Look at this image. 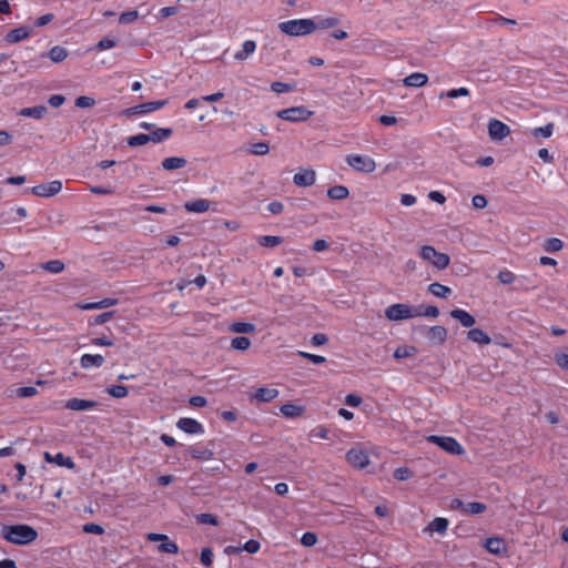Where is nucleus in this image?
<instances>
[{
    "label": "nucleus",
    "mask_w": 568,
    "mask_h": 568,
    "mask_svg": "<svg viewBox=\"0 0 568 568\" xmlns=\"http://www.w3.org/2000/svg\"><path fill=\"white\" fill-rule=\"evenodd\" d=\"M427 440L452 455H462L464 453L463 446L454 437L430 435L427 437Z\"/></svg>",
    "instance_id": "nucleus-5"
},
{
    "label": "nucleus",
    "mask_w": 568,
    "mask_h": 568,
    "mask_svg": "<svg viewBox=\"0 0 568 568\" xmlns=\"http://www.w3.org/2000/svg\"><path fill=\"white\" fill-rule=\"evenodd\" d=\"M393 476L397 480H408L414 476V473L408 467H398L394 470Z\"/></svg>",
    "instance_id": "nucleus-51"
},
{
    "label": "nucleus",
    "mask_w": 568,
    "mask_h": 568,
    "mask_svg": "<svg viewBox=\"0 0 568 568\" xmlns=\"http://www.w3.org/2000/svg\"><path fill=\"white\" fill-rule=\"evenodd\" d=\"M106 393L113 398H124L129 394V389L124 385H112L106 388Z\"/></svg>",
    "instance_id": "nucleus-43"
},
{
    "label": "nucleus",
    "mask_w": 568,
    "mask_h": 568,
    "mask_svg": "<svg viewBox=\"0 0 568 568\" xmlns=\"http://www.w3.org/2000/svg\"><path fill=\"white\" fill-rule=\"evenodd\" d=\"M16 394L18 397L29 398V397H33L34 395H37L38 389L34 386H23V387H19L17 389Z\"/></svg>",
    "instance_id": "nucleus-57"
},
{
    "label": "nucleus",
    "mask_w": 568,
    "mask_h": 568,
    "mask_svg": "<svg viewBox=\"0 0 568 568\" xmlns=\"http://www.w3.org/2000/svg\"><path fill=\"white\" fill-rule=\"evenodd\" d=\"M346 459L352 466L358 469L365 468L369 463L366 452L356 448H352L347 452Z\"/></svg>",
    "instance_id": "nucleus-11"
},
{
    "label": "nucleus",
    "mask_w": 568,
    "mask_h": 568,
    "mask_svg": "<svg viewBox=\"0 0 568 568\" xmlns=\"http://www.w3.org/2000/svg\"><path fill=\"white\" fill-rule=\"evenodd\" d=\"M419 256L424 261L430 262L436 268L444 270L446 268L450 263L449 255L438 252L434 246L432 245H424L420 247Z\"/></svg>",
    "instance_id": "nucleus-3"
},
{
    "label": "nucleus",
    "mask_w": 568,
    "mask_h": 568,
    "mask_svg": "<svg viewBox=\"0 0 568 568\" xmlns=\"http://www.w3.org/2000/svg\"><path fill=\"white\" fill-rule=\"evenodd\" d=\"M0 535L8 542L18 546L31 545L39 536L38 530L27 524L3 525Z\"/></svg>",
    "instance_id": "nucleus-1"
},
{
    "label": "nucleus",
    "mask_w": 568,
    "mask_h": 568,
    "mask_svg": "<svg viewBox=\"0 0 568 568\" xmlns=\"http://www.w3.org/2000/svg\"><path fill=\"white\" fill-rule=\"evenodd\" d=\"M139 13L136 10L126 11L120 14L119 23L120 24H130L138 20Z\"/></svg>",
    "instance_id": "nucleus-53"
},
{
    "label": "nucleus",
    "mask_w": 568,
    "mask_h": 568,
    "mask_svg": "<svg viewBox=\"0 0 568 568\" xmlns=\"http://www.w3.org/2000/svg\"><path fill=\"white\" fill-rule=\"evenodd\" d=\"M385 316L389 321H403L412 318L410 305L403 303L393 304L385 310Z\"/></svg>",
    "instance_id": "nucleus-8"
},
{
    "label": "nucleus",
    "mask_w": 568,
    "mask_h": 568,
    "mask_svg": "<svg viewBox=\"0 0 568 568\" xmlns=\"http://www.w3.org/2000/svg\"><path fill=\"white\" fill-rule=\"evenodd\" d=\"M115 311L104 312L89 321L90 324L101 325L113 318Z\"/></svg>",
    "instance_id": "nucleus-54"
},
{
    "label": "nucleus",
    "mask_w": 568,
    "mask_h": 568,
    "mask_svg": "<svg viewBox=\"0 0 568 568\" xmlns=\"http://www.w3.org/2000/svg\"><path fill=\"white\" fill-rule=\"evenodd\" d=\"M158 550L160 552H165V554H178L179 552V546L176 545V542L170 540L168 538V540H163L159 546H158Z\"/></svg>",
    "instance_id": "nucleus-47"
},
{
    "label": "nucleus",
    "mask_w": 568,
    "mask_h": 568,
    "mask_svg": "<svg viewBox=\"0 0 568 568\" xmlns=\"http://www.w3.org/2000/svg\"><path fill=\"white\" fill-rule=\"evenodd\" d=\"M313 114H314V112L308 110L304 105L292 106V108L278 110L275 112V115L278 119L288 121L292 123L307 121Z\"/></svg>",
    "instance_id": "nucleus-4"
},
{
    "label": "nucleus",
    "mask_w": 568,
    "mask_h": 568,
    "mask_svg": "<svg viewBox=\"0 0 568 568\" xmlns=\"http://www.w3.org/2000/svg\"><path fill=\"white\" fill-rule=\"evenodd\" d=\"M467 338L474 343L480 344V345H488L491 343V337L484 332L481 328H470L467 332Z\"/></svg>",
    "instance_id": "nucleus-19"
},
{
    "label": "nucleus",
    "mask_w": 568,
    "mask_h": 568,
    "mask_svg": "<svg viewBox=\"0 0 568 568\" xmlns=\"http://www.w3.org/2000/svg\"><path fill=\"white\" fill-rule=\"evenodd\" d=\"M169 103V100L150 101L136 105L139 114H146L159 109L164 108Z\"/></svg>",
    "instance_id": "nucleus-28"
},
{
    "label": "nucleus",
    "mask_w": 568,
    "mask_h": 568,
    "mask_svg": "<svg viewBox=\"0 0 568 568\" xmlns=\"http://www.w3.org/2000/svg\"><path fill=\"white\" fill-rule=\"evenodd\" d=\"M231 346L236 351H246L251 346V341L248 337L237 336L232 339Z\"/></svg>",
    "instance_id": "nucleus-45"
},
{
    "label": "nucleus",
    "mask_w": 568,
    "mask_h": 568,
    "mask_svg": "<svg viewBox=\"0 0 568 568\" xmlns=\"http://www.w3.org/2000/svg\"><path fill=\"white\" fill-rule=\"evenodd\" d=\"M119 303V300L118 298H111V297H105L101 301H98V302H90V303H85V304H82L80 305V307L82 310H104V308H108V307H111V306H114Z\"/></svg>",
    "instance_id": "nucleus-25"
},
{
    "label": "nucleus",
    "mask_w": 568,
    "mask_h": 568,
    "mask_svg": "<svg viewBox=\"0 0 568 568\" xmlns=\"http://www.w3.org/2000/svg\"><path fill=\"white\" fill-rule=\"evenodd\" d=\"M318 538L315 532L306 531L301 537V544L305 547H312L317 542Z\"/></svg>",
    "instance_id": "nucleus-58"
},
{
    "label": "nucleus",
    "mask_w": 568,
    "mask_h": 568,
    "mask_svg": "<svg viewBox=\"0 0 568 568\" xmlns=\"http://www.w3.org/2000/svg\"><path fill=\"white\" fill-rule=\"evenodd\" d=\"M346 162L354 170L363 173H372L376 168L375 161L368 155L348 154Z\"/></svg>",
    "instance_id": "nucleus-6"
},
{
    "label": "nucleus",
    "mask_w": 568,
    "mask_h": 568,
    "mask_svg": "<svg viewBox=\"0 0 568 568\" xmlns=\"http://www.w3.org/2000/svg\"><path fill=\"white\" fill-rule=\"evenodd\" d=\"M316 181V173L312 169L303 170L294 174L293 182L297 186H311Z\"/></svg>",
    "instance_id": "nucleus-14"
},
{
    "label": "nucleus",
    "mask_w": 568,
    "mask_h": 568,
    "mask_svg": "<svg viewBox=\"0 0 568 568\" xmlns=\"http://www.w3.org/2000/svg\"><path fill=\"white\" fill-rule=\"evenodd\" d=\"M149 142H151V139L146 133H139L126 139V144L131 148L145 145Z\"/></svg>",
    "instance_id": "nucleus-37"
},
{
    "label": "nucleus",
    "mask_w": 568,
    "mask_h": 568,
    "mask_svg": "<svg viewBox=\"0 0 568 568\" xmlns=\"http://www.w3.org/2000/svg\"><path fill=\"white\" fill-rule=\"evenodd\" d=\"M428 81V77L425 73L422 72H414L409 75H407L403 83L405 87H413V88H420L425 85Z\"/></svg>",
    "instance_id": "nucleus-23"
},
{
    "label": "nucleus",
    "mask_w": 568,
    "mask_h": 568,
    "mask_svg": "<svg viewBox=\"0 0 568 568\" xmlns=\"http://www.w3.org/2000/svg\"><path fill=\"white\" fill-rule=\"evenodd\" d=\"M497 277L503 284H511L515 281L514 273L508 270L500 271Z\"/></svg>",
    "instance_id": "nucleus-62"
},
{
    "label": "nucleus",
    "mask_w": 568,
    "mask_h": 568,
    "mask_svg": "<svg viewBox=\"0 0 568 568\" xmlns=\"http://www.w3.org/2000/svg\"><path fill=\"white\" fill-rule=\"evenodd\" d=\"M29 36L30 29L23 26L8 32L4 39L8 43H17L27 39Z\"/></svg>",
    "instance_id": "nucleus-21"
},
{
    "label": "nucleus",
    "mask_w": 568,
    "mask_h": 568,
    "mask_svg": "<svg viewBox=\"0 0 568 568\" xmlns=\"http://www.w3.org/2000/svg\"><path fill=\"white\" fill-rule=\"evenodd\" d=\"M118 40L115 38H111L109 36L102 38L95 45L98 51H103L108 49H112L116 45Z\"/></svg>",
    "instance_id": "nucleus-50"
},
{
    "label": "nucleus",
    "mask_w": 568,
    "mask_h": 568,
    "mask_svg": "<svg viewBox=\"0 0 568 568\" xmlns=\"http://www.w3.org/2000/svg\"><path fill=\"white\" fill-rule=\"evenodd\" d=\"M510 133V128L497 119L488 122V134L493 141H501Z\"/></svg>",
    "instance_id": "nucleus-9"
},
{
    "label": "nucleus",
    "mask_w": 568,
    "mask_h": 568,
    "mask_svg": "<svg viewBox=\"0 0 568 568\" xmlns=\"http://www.w3.org/2000/svg\"><path fill=\"white\" fill-rule=\"evenodd\" d=\"M256 49V43L253 40H246L244 41L242 45V50L236 52L234 58L239 61H243L247 59L250 54H252Z\"/></svg>",
    "instance_id": "nucleus-34"
},
{
    "label": "nucleus",
    "mask_w": 568,
    "mask_h": 568,
    "mask_svg": "<svg viewBox=\"0 0 568 568\" xmlns=\"http://www.w3.org/2000/svg\"><path fill=\"white\" fill-rule=\"evenodd\" d=\"M213 551L210 547H205L201 550L200 560L205 567H210L213 562Z\"/></svg>",
    "instance_id": "nucleus-56"
},
{
    "label": "nucleus",
    "mask_w": 568,
    "mask_h": 568,
    "mask_svg": "<svg viewBox=\"0 0 568 568\" xmlns=\"http://www.w3.org/2000/svg\"><path fill=\"white\" fill-rule=\"evenodd\" d=\"M276 388L258 387L254 393L250 394V399L258 403H270L278 396Z\"/></svg>",
    "instance_id": "nucleus-12"
},
{
    "label": "nucleus",
    "mask_w": 568,
    "mask_h": 568,
    "mask_svg": "<svg viewBox=\"0 0 568 568\" xmlns=\"http://www.w3.org/2000/svg\"><path fill=\"white\" fill-rule=\"evenodd\" d=\"M314 22V31L315 30H327L335 28L339 24V19L337 17H314L312 18Z\"/></svg>",
    "instance_id": "nucleus-18"
},
{
    "label": "nucleus",
    "mask_w": 568,
    "mask_h": 568,
    "mask_svg": "<svg viewBox=\"0 0 568 568\" xmlns=\"http://www.w3.org/2000/svg\"><path fill=\"white\" fill-rule=\"evenodd\" d=\"M256 242L264 247H275L282 244L284 239L277 235H261L256 239Z\"/></svg>",
    "instance_id": "nucleus-32"
},
{
    "label": "nucleus",
    "mask_w": 568,
    "mask_h": 568,
    "mask_svg": "<svg viewBox=\"0 0 568 568\" xmlns=\"http://www.w3.org/2000/svg\"><path fill=\"white\" fill-rule=\"evenodd\" d=\"M449 315L457 320L464 327H473L476 323L475 317L465 310L455 308L449 312Z\"/></svg>",
    "instance_id": "nucleus-17"
},
{
    "label": "nucleus",
    "mask_w": 568,
    "mask_h": 568,
    "mask_svg": "<svg viewBox=\"0 0 568 568\" xmlns=\"http://www.w3.org/2000/svg\"><path fill=\"white\" fill-rule=\"evenodd\" d=\"M61 190L62 182L59 180H54L49 183H43L36 185L31 189H27L26 192H31L32 194L41 197H50L58 194Z\"/></svg>",
    "instance_id": "nucleus-7"
},
{
    "label": "nucleus",
    "mask_w": 568,
    "mask_h": 568,
    "mask_svg": "<svg viewBox=\"0 0 568 568\" xmlns=\"http://www.w3.org/2000/svg\"><path fill=\"white\" fill-rule=\"evenodd\" d=\"M486 509H487L486 504L479 503V501H471V503L466 504L464 514L479 515V514H483L484 511H486Z\"/></svg>",
    "instance_id": "nucleus-42"
},
{
    "label": "nucleus",
    "mask_w": 568,
    "mask_h": 568,
    "mask_svg": "<svg viewBox=\"0 0 568 568\" xmlns=\"http://www.w3.org/2000/svg\"><path fill=\"white\" fill-rule=\"evenodd\" d=\"M49 58L52 62H62L68 57V50L61 45H54L48 53H42L40 59Z\"/></svg>",
    "instance_id": "nucleus-22"
},
{
    "label": "nucleus",
    "mask_w": 568,
    "mask_h": 568,
    "mask_svg": "<svg viewBox=\"0 0 568 568\" xmlns=\"http://www.w3.org/2000/svg\"><path fill=\"white\" fill-rule=\"evenodd\" d=\"M448 331L442 325L430 326L427 331V339L433 345H443L447 339Z\"/></svg>",
    "instance_id": "nucleus-13"
},
{
    "label": "nucleus",
    "mask_w": 568,
    "mask_h": 568,
    "mask_svg": "<svg viewBox=\"0 0 568 568\" xmlns=\"http://www.w3.org/2000/svg\"><path fill=\"white\" fill-rule=\"evenodd\" d=\"M417 348L415 346H398L394 352V357L396 359H403L410 356H414L417 353Z\"/></svg>",
    "instance_id": "nucleus-39"
},
{
    "label": "nucleus",
    "mask_w": 568,
    "mask_h": 568,
    "mask_svg": "<svg viewBox=\"0 0 568 568\" xmlns=\"http://www.w3.org/2000/svg\"><path fill=\"white\" fill-rule=\"evenodd\" d=\"M83 531L87 534L102 535L104 532V528L94 523H88L83 526Z\"/></svg>",
    "instance_id": "nucleus-60"
},
{
    "label": "nucleus",
    "mask_w": 568,
    "mask_h": 568,
    "mask_svg": "<svg viewBox=\"0 0 568 568\" xmlns=\"http://www.w3.org/2000/svg\"><path fill=\"white\" fill-rule=\"evenodd\" d=\"M53 464L58 466L65 467L68 469H73L75 467V463L69 456H64L62 453H58L52 458Z\"/></svg>",
    "instance_id": "nucleus-40"
},
{
    "label": "nucleus",
    "mask_w": 568,
    "mask_h": 568,
    "mask_svg": "<svg viewBox=\"0 0 568 568\" xmlns=\"http://www.w3.org/2000/svg\"><path fill=\"white\" fill-rule=\"evenodd\" d=\"M231 332L239 334H248L255 331V325L246 322H235L230 327Z\"/></svg>",
    "instance_id": "nucleus-38"
},
{
    "label": "nucleus",
    "mask_w": 568,
    "mask_h": 568,
    "mask_svg": "<svg viewBox=\"0 0 568 568\" xmlns=\"http://www.w3.org/2000/svg\"><path fill=\"white\" fill-rule=\"evenodd\" d=\"M485 548L494 555H503L507 551V545L503 538L490 537L486 539Z\"/></svg>",
    "instance_id": "nucleus-16"
},
{
    "label": "nucleus",
    "mask_w": 568,
    "mask_h": 568,
    "mask_svg": "<svg viewBox=\"0 0 568 568\" xmlns=\"http://www.w3.org/2000/svg\"><path fill=\"white\" fill-rule=\"evenodd\" d=\"M176 427L190 435L202 434L204 432L203 425L196 419L190 417L180 418L176 422Z\"/></svg>",
    "instance_id": "nucleus-10"
},
{
    "label": "nucleus",
    "mask_w": 568,
    "mask_h": 568,
    "mask_svg": "<svg viewBox=\"0 0 568 568\" xmlns=\"http://www.w3.org/2000/svg\"><path fill=\"white\" fill-rule=\"evenodd\" d=\"M94 104L95 100L92 97L87 95L78 97L74 102V105L81 109L92 108Z\"/></svg>",
    "instance_id": "nucleus-55"
},
{
    "label": "nucleus",
    "mask_w": 568,
    "mask_h": 568,
    "mask_svg": "<svg viewBox=\"0 0 568 568\" xmlns=\"http://www.w3.org/2000/svg\"><path fill=\"white\" fill-rule=\"evenodd\" d=\"M305 410L304 406L293 403H286L280 407V412L287 418H295L301 416Z\"/></svg>",
    "instance_id": "nucleus-27"
},
{
    "label": "nucleus",
    "mask_w": 568,
    "mask_h": 568,
    "mask_svg": "<svg viewBox=\"0 0 568 568\" xmlns=\"http://www.w3.org/2000/svg\"><path fill=\"white\" fill-rule=\"evenodd\" d=\"M448 519L444 517H436L434 520H432L428 525V529L430 531H436L440 535H444L448 528Z\"/></svg>",
    "instance_id": "nucleus-36"
},
{
    "label": "nucleus",
    "mask_w": 568,
    "mask_h": 568,
    "mask_svg": "<svg viewBox=\"0 0 568 568\" xmlns=\"http://www.w3.org/2000/svg\"><path fill=\"white\" fill-rule=\"evenodd\" d=\"M187 161L185 158L180 156H171L166 158L162 161V168L166 171H173L176 169H182L186 165Z\"/></svg>",
    "instance_id": "nucleus-29"
},
{
    "label": "nucleus",
    "mask_w": 568,
    "mask_h": 568,
    "mask_svg": "<svg viewBox=\"0 0 568 568\" xmlns=\"http://www.w3.org/2000/svg\"><path fill=\"white\" fill-rule=\"evenodd\" d=\"M48 113V108L45 105H36L30 108H23L19 114L24 118H32L37 120H41Z\"/></svg>",
    "instance_id": "nucleus-24"
},
{
    "label": "nucleus",
    "mask_w": 568,
    "mask_h": 568,
    "mask_svg": "<svg viewBox=\"0 0 568 568\" xmlns=\"http://www.w3.org/2000/svg\"><path fill=\"white\" fill-rule=\"evenodd\" d=\"M473 206L476 209H485L488 204L487 199L483 194H476L471 199Z\"/></svg>",
    "instance_id": "nucleus-63"
},
{
    "label": "nucleus",
    "mask_w": 568,
    "mask_h": 568,
    "mask_svg": "<svg viewBox=\"0 0 568 568\" xmlns=\"http://www.w3.org/2000/svg\"><path fill=\"white\" fill-rule=\"evenodd\" d=\"M196 523L200 525H212L217 526L219 525V518L217 516L210 514V513H203L196 516Z\"/></svg>",
    "instance_id": "nucleus-46"
},
{
    "label": "nucleus",
    "mask_w": 568,
    "mask_h": 568,
    "mask_svg": "<svg viewBox=\"0 0 568 568\" xmlns=\"http://www.w3.org/2000/svg\"><path fill=\"white\" fill-rule=\"evenodd\" d=\"M189 454L193 459H211L214 455L213 450L210 448H199L196 446H191L189 448Z\"/></svg>",
    "instance_id": "nucleus-33"
},
{
    "label": "nucleus",
    "mask_w": 568,
    "mask_h": 568,
    "mask_svg": "<svg viewBox=\"0 0 568 568\" xmlns=\"http://www.w3.org/2000/svg\"><path fill=\"white\" fill-rule=\"evenodd\" d=\"M344 403L349 407H358L362 404V397L355 393L347 394Z\"/></svg>",
    "instance_id": "nucleus-61"
},
{
    "label": "nucleus",
    "mask_w": 568,
    "mask_h": 568,
    "mask_svg": "<svg viewBox=\"0 0 568 568\" xmlns=\"http://www.w3.org/2000/svg\"><path fill=\"white\" fill-rule=\"evenodd\" d=\"M105 359L100 354H84L81 356L80 364L82 368L88 369L91 367H101L104 364Z\"/></svg>",
    "instance_id": "nucleus-20"
},
{
    "label": "nucleus",
    "mask_w": 568,
    "mask_h": 568,
    "mask_svg": "<svg viewBox=\"0 0 568 568\" xmlns=\"http://www.w3.org/2000/svg\"><path fill=\"white\" fill-rule=\"evenodd\" d=\"M562 246H564V243L561 240H559L557 237H551L545 242L544 248L546 252L554 253V252L560 251L562 248Z\"/></svg>",
    "instance_id": "nucleus-48"
},
{
    "label": "nucleus",
    "mask_w": 568,
    "mask_h": 568,
    "mask_svg": "<svg viewBox=\"0 0 568 568\" xmlns=\"http://www.w3.org/2000/svg\"><path fill=\"white\" fill-rule=\"evenodd\" d=\"M554 128H555L554 123H551V122L547 123L544 126L532 129L531 135L534 138H539V136L545 138V139L550 138L554 133Z\"/></svg>",
    "instance_id": "nucleus-41"
},
{
    "label": "nucleus",
    "mask_w": 568,
    "mask_h": 568,
    "mask_svg": "<svg viewBox=\"0 0 568 568\" xmlns=\"http://www.w3.org/2000/svg\"><path fill=\"white\" fill-rule=\"evenodd\" d=\"M42 268L50 273L58 274L64 270V263L60 260H51L45 262Z\"/></svg>",
    "instance_id": "nucleus-44"
},
{
    "label": "nucleus",
    "mask_w": 568,
    "mask_h": 568,
    "mask_svg": "<svg viewBox=\"0 0 568 568\" xmlns=\"http://www.w3.org/2000/svg\"><path fill=\"white\" fill-rule=\"evenodd\" d=\"M556 363L561 368L568 369V353H558V354H556Z\"/></svg>",
    "instance_id": "nucleus-64"
},
{
    "label": "nucleus",
    "mask_w": 568,
    "mask_h": 568,
    "mask_svg": "<svg viewBox=\"0 0 568 568\" xmlns=\"http://www.w3.org/2000/svg\"><path fill=\"white\" fill-rule=\"evenodd\" d=\"M428 292L440 298H447L452 294L450 287L443 285L438 282L432 283L428 286Z\"/></svg>",
    "instance_id": "nucleus-31"
},
{
    "label": "nucleus",
    "mask_w": 568,
    "mask_h": 568,
    "mask_svg": "<svg viewBox=\"0 0 568 568\" xmlns=\"http://www.w3.org/2000/svg\"><path fill=\"white\" fill-rule=\"evenodd\" d=\"M260 548H261V544H260V541H257L255 539H250L242 545V551H246L251 555L256 554L260 550Z\"/></svg>",
    "instance_id": "nucleus-59"
},
{
    "label": "nucleus",
    "mask_w": 568,
    "mask_h": 568,
    "mask_svg": "<svg viewBox=\"0 0 568 568\" xmlns=\"http://www.w3.org/2000/svg\"><path fill=\"white\" fill-rule=\"evenodd\" d=\"M277 28L290 37H305L314 32V22L311 18L293 19L280 22Z\"/></svg>",
    "instance_id": "nucleus-2"
},
{
    "label": "nucleus",
    "mask_w": 568,
    "mask_h": 568,
    "mask_svg": "<svg viewBox=\"0 0 568 568\" xmlns=\"http://www.w3.org/2000/svg\"><path fill=\"white\" fill-rule=\"evenodd\" d=\"M349 191L344 185H335L327 190V196L331 200H344L348 197Z\"/></svg>",
    "instance_id": "nucleus-35"
},
{
    "label": "nucleus",
    "mask_w": 568,
    "mask_h": 568,
    "mask_svg": "<svg viewBox=\"0 0 568 568\" xmlns=\"http://www.w3.org/2000/svg\"><path fill=\"white\" fill-rule=\"evenodd\" d=\"M98 406V402L82 398H70L65 402L64 407L70 410H88Z\"/></svg>",
    "instance_id": "nucleus-15"
},
{
    "label": "nucleus",
    "mask_w": 568,
    "mask_h": 568,
    "mask_svg": "<svg viewBox=\"0 0 568 568\" xmlns=\"http://www.w3.org/2000/svg\"><path fill=\"white\" fill-rule=\"evenodd\" d=\"M184 209L191 213H204L210 209V201L206 199H197L184 204Z\"/></svg>",
    "instance_id": "nucleus-26"
},
{
    "label": "nucleus",
    "mask_w": 568,
    "mask_h": 568,
    "mask_svg": "<svg viewBox=\"0 0 568 568\" xmlns=\"http://www.w3.org/2000/svg\"><path fill=\"white\" fill-rule=\"evenodd\" d=\"M173 134V130L171 128H158L155 130H152V132L149 134L151 142L153 143H161L169 138H171Z\"/></svg>",
    "instance_id": "nucleus-30"
},
{
    "label": "nucleus",
    "mask_w": 568,
    "mask_h": 568,
    "mask_svg": "<svg viewBox=\"0 0 568 568\" xmlns=\"http://www.w3.org/2000/svg\"><path fill=\"white\" fill-rule=\"evenodd\" d=\"M295 89L294 83H284L280 81H275L271 83V90L275 93H284V92H291Z\"/></svg>",
    "instance_id": "nucleus-49"
},
{
    "label": "nucleus",
    "mask_w": 568,
    "mask_h": 568,
    "mask_svg": "<svg viewBox=\"0 0 568 568\" xmlns=\"http://www.w3.org/2000/svg\"><path fill=\"white\" fill-rule=\"evenodd\" d=\"M248 151L254 155H265L270 152V145L266 142H257L252 144Z\"/></svg>",
    "instance_id": "nucleus-52"
}]
</instances>
